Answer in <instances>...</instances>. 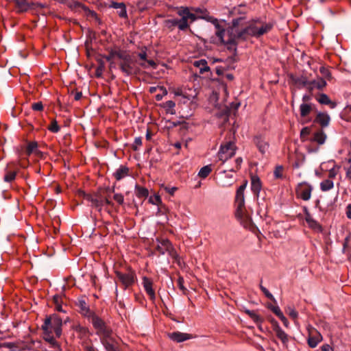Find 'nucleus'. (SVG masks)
<instances>
[{
  "label": "nucleus",
  "mask_w": 351,
  "mask_h": 351,
  "mask_svg": "<svg viewBox=\"0 0 351 351\" xmlns=\"http://www.w3.org/2000/svg\"><path fill=\"white\" fill-rule=\"evenodd\" d=\"M93 326L106 351H120V345L117 336L103 319L99 317H95Z\"/></svg>",
  "instance_id": "1"
},
{
  "label": "nucleus",
  "mask_w": 351,
  "mask_h": 351,
  "mask_svg": "<svg viewBox=\"0 0 351 351\" xmlns=\"http://www.w3.org/2000/svg\"><path fill=\"white\" fill-rule=\"evenodd\" d=\"M194 10L196 13L201 14V15L199 16V18L206 19V21L211 22L215 25L216 29L215 34L221 43L226 44L232 43L233 38L230 35L229 32L226 31L221 27L217 19L209 16L207 10H202L200 8H196Z\"/></svg>",
  "instance_id": "2"
},
{
  "label": "nucleus",
  "mask_w": 351,
  "mask_h": 351,
  "mask_svg": "<svg viewBox=\"0 0 351 351\" xmlns=\"http://www.w3.org/2000/svg\"><path fill=\"white\" fill-rule=\"evenodd\" d=\"M119 68L125 75L129 76L136 73L138 69L136 60L127 51H123L122 55H119Z\"/></svg>",
  "instance_id": "3"
},
{
  "label": "nucleus",
  "mask_w": 351,
  "mask_h": 351,
  "mask_svg": "<svg viewBox=\"0 0 351 351\" xmlns=\"http://www.w3.org/2000/svg\"><path fill=\"white\" fill-rule=\"evenodd\" d=\"M237 147L234 143L228 141L221 145L217 156L219 160L224 163L227 160L234 156Z\"/></svg>",
  "instance_id": "4"
},
{
  "label": "nucleus",
  "mask_w": 351,
  "mask_h": 351,
  "mask_svg": "<svg viewBox=\"0 0 351 351\" xmlns=\"http://www.w3.org/2000/svg\"><path fill=\"white\" fill-rule=\"evenodd\" d=\"M178 14L181 16V19H180V30H186L189 26V21L192 23L197 19L195 14L192 13L187 7H181L178 10Z\"/></svg>",
  "instance_id": "5"
},
{
  "label": "nucleus",
  "mask_w": 351,
  "mask_h": 351,
  "mask_svg": "<svg viewBox=\"0 0 351 351\" xmlns=\"http://www.w3.org/2000/svg\"><path fill=\"white\" fill-rule=\"evenodd\" d=\"M157 241L158 245L156 247V251L160 254H165L167 253L173 258H177V253L172 246L171 243L168 239L157 240Z\"/></svg>",
  "instance_id": "6"
},
{
  "label": "nucleus",
  "mask_w": 351,
  "mask_h": 351,
  "mask_svg": "<svg viewBox=\"0 0 351 351\" xmlns=\"http://www.w3.org/2000/svg\"><path fill=\"white\" fill-rule=\"evenodd\" d=\"M313 187L306 182L298 184L295 189L296 196L304 201H308L311 197Z\"/></svg>",
  "instance_id": "7"
},
{
  "label": "nucleus",
  "mask_w": 351,
  "mask_h": 351,
  "mask_svg": "<svg viewBox=\"0 0 351 351\" xmlns=\"http://www.w3.org/2000/svg\"><path fill=\"white\" fill-rule=\"evenodd\" d=\"M258 23H260V21H256L250 24L247 27L243 28L240 32H238L237 30L235 29L234 31L237 34V38L245 39L246 38V36H252L256 37V32H258Z\"/></svg>",
  "instance_id": "8"
},
{
  "label": "nucleus",
  "mask_w": 351,
  "mask_h": 351,
  "mask_svg": "<svg viewBox=\"0 0 351 351\" xmlns=\"http://www.w3.org/2000/svg\"><path fill=\"white\" fill-rule=\"evenodd\" d=\"M115 274L116 276L123 285L125 289H127L134 284L135 280V274L133 271L123 273L117 271Z\"/></svg>",
  "instance_id": "9"
},
{
  "label": "nucleus",
  "mask_w": 351,
  "mask_h": 351,
  "mask_svg": "<svg viewBox=\"0 0 351 351\" xmlns=\"http://www.w3.org/2000/svg\"><path fill=\"white\" fill-rule=\"evenodd\" d=\"M247 182H245L243 184L241 185L237 191L235 202L237 208H238L239 213H241L242 209L245 208V196L244 191L246 188Z\"/></svg>",
  "instance_id": "10"
},
{
  "label": "nucleus",
  "mask_w": 351,
  "mask_h": 351,
  "mask_svg": "<svg viewBox=\"0 0 351 351\" xmlns=\"http://www.w3.org/2000/svg\"><path fill=\"white\" fill-rule=\"evenodd\" d=\"M77 306L80 308V313L84 317H88L91 323L93 324V320L95 317H98L93 312H92L87 303L84 300H80L77 302Z\"/></svg>",
  "instance_id": "11"
},
{
  "label": "nucleus",
  "mask_w": 351,
  "mask_h": 351,
  "mask_svg": "<svg viewBox=\"0 0 351 351\" xmlns=\"http://www.w3.org/2000/svg\"><path fill=\"white\" fill-rule=\"evenodd\" d=\"M235 171L234 169H231L229 171H223L220 177V185L223 187H228L234 183L232 172Z\"/></svg>",
  "instance_id": "12"
},
{
  "label": "nucleus",
  "mask_w": 351,
  "mask_h": 351,
  "mask_svg": "<svg viewBox=\"0 0 351 351\" xmlns=\"http://www.w3.org/2000/svg\"><path fill=\"white\" fill-rule=\"evenodd\" d=\"M322 340V336L316 329L313 328L309 330L308 344L311 348H315Z\"/></svg>",
  "instance_id": "13"
},
{
  "label": "nucleus",
  "mask_w": 351,
  "mask_h": 351,
  "mask_svg": "<svg viewBox=\"0 0 351 351\" xmlns=\"http://www.w3.org/2000/svg\"><path fill=\"white\" fill-rule=\"evenodd\" d=\"M142 284L150 300L154 301L156 298V294L153 289V281L150 278L144 276Z\"/></svg>",
  "instance_id": "14"
},
{
  "label": "nucleus",
  "mask_w": 351,
  "mask_h": 351,
  "mask_svg": "<svg viewBox=\"0 0 351 351\" xmlns=\"http://www.w3.org/2000/svg\"><path fill=\"white\" fill-rule=\"evenodd\" d=\"M168 337L170 339L177 343H180L193 338V336L191 334L181 332L179 331L169 333Z\"/></svg>",
  "instance_id": "15"
},
{
  "label": "nucleus",
  "mask_w": 351,
  "mask_h": 351,
  "mask_svg": "<svg viewBox=\"0 0 351 351\" xmlns=\"http://www.w3.org/2000/svg\"><path fill=\"white\" fill-rule=\"evenodd\" d=\"M236 216L245 228H250L251 227L252 219L250 215L246 213L245 208L242 209L241 213H239L238 208H237Z\"/></svg>",
  "instance_id": "16"
},
{
  "label": "nucleus",
  "mask_w": 351,
  "mask_h": 351,
  "mask_svg": "<svg viewBox=\"0 0 351 351\" xmlns=\"http://www.w3.org/2000/svg\"><path fill=\"white\" fill-rule=\"evenodd\" d=\"M62 320L56 315L52 316V327L51 331L53 330L58 337H60L62 334Z\"/></svg>",
  "instance_id": "17"
},
{
  "label": "nucleus",
  "mask_w": 351,
  "mask_h": 351,
  "mask_svg": "<svg viewBox=\"0 0 351 351\" xmlns=\"http://www.w3.org/2000/svg\"><path fill=\"white\" fill-rule=\"evenodd\" d=\"M274 332L276 337L281 341L283 347L288 348V343L291 337H289L281 328H277Z\"/></svg>",
  "instance_id": "18"
},
{
  "label": "nucleus",
  "mask_w": 351,
  "mask_h": 351,
  "mask_svg": "<svg viewBox=\"0 0 351 351\" xmlns=\"http://www.w3.org/2000/svg\"><path fill=\"white\" fill-rule=\"evenodd\" d=\"M326 86V82L324 78L319 77L317 80L309 81L308 90L310 91L316 88L318 90H322Z\"/></svg>",
  "instance_id": "19"
},
{
  "label": "nucleus",
  "mask_w": 351,
  "mask_h": 351,
  "mask_svg": "<svg viewBox=\"0 0 351 351\" xmlns=\"http://www.w3.org/2000/svg\"><path fill=\"white\" fill-rule=\"evenodd\" d=\"M94 206L99 210H101L104 205L113 206L114 204L108 197H101L99 195H97V199L94 200Z\"/></svg>",
  "instance_id": "20"
},
{
  "label": "nucleus",
  "mask_w": 351,
  "mask_h": 351,
  "mask_svg": "<svg viewBox=\"0 0 351 351\" xmlns=\"http://www.w3.org/2000/svg\"><path fill=\"white\" fill-rule=\"evenodd\" d=\"M109 7L118 10V14L119 16L122 18L127 16L125 5L123 3H117L112 1Z\"/></svg>",
  "instance_id": "21"
},
{
  "label": "nucleus",
  "mask_w": 351,
  "mask_h": 351,
  "mask_svg": "<svg viewBox=\"0 0 351 351\" xmlns=\"http://www.w3.org/2000/svg\"><path fill=\"white\" fill-rule=\"evenodd\" d=\"M254 143L262 154H264L269 147L268 143L261 136H256Z\"/></svg>",
  "instance_id": "22"
},
{
  "label": "nucleus",
  "mask_w": 351,
  "mask_h": 351,
  "mask_svg": "<svg viewBox=\"0 0 351 351\" xmlns=\"http://www.w3.org/2000/svg\"><path fill=\"white\" fill-rule=\"evenodd\" d=\"M193 66L199 69L201 74L210 70L207 61L204 59L194 61Z\"/></svg>",
  "instance_id": "23"
},
{
  "label": "nucleus",
  "mask_w": 351,
  "mask_h": 351,
  "mask_svg": "<svg viewBox=\"0 0 351 351\" xmlns=\"http://www.w3.org/2000/svg\"><path fill=\"white\" fill-rule=\"evenodd\" d=\"M16 4L19 12H26L31 8V3H29L27 0H13Z\"/></svg>",
  "instance_id": "24"
},
{
  "label": "nucleus",
  "mask_w": 351,
  "mask_h": 351,
  "mask_svg": "<svg viewBox=\"0 0 351 351\" xmlns=\"http://www.w3.org/2000/svg\"><path fill=\"white\" fill-rule=\"evenodd\" d=\"M251 189L254 194L258 195L261 190V182L258 177L252 176V183H251Z\"/></svg>",
  "instance_id": "25"
},
{
  "label": "nucleus",
  "mask_w": 351,
  "mask_h": 351,
  "mask_svg": "<svg viewBox=\"0 0 351 351\" xmlns=\"http://www.w3.org/2000/svg\"><path fill=\"white\" fill-rule=\"evenodd\" d=\"M330 119L328 114L319 112L315 118V121L319 123L322 127H326L329 124Z\"/></svg>",
  "instance_id": "26"
},
{
  "label": "nucleus",
  "mask_w": 351,
  "mask_h": 351,
  "mask_svg": "<svg viewBox=\"0 0 351 351\" xmlns=\"http://www.w3.org/2000/svg\"><path fill=\"white\" fill-rule=\"evenodd\" d=\"M129 169L125 166H121L114 173L117 180H120L128 176Z\"/></svg>",
  "instance_id": "27"
},
{
  "label": "nucleus",
  "mask_w": 351,
  "mask_h": 351,
  "mask_svg": "<svg viewBox=\"0 0 351 351\" xmlns=\"http://www.w3.org/2000/svg\"><path fill=\"white\" fill-rule=\"evenodd\" d=\"M305 220L308 226L315 230H321V226L314 219L312 216L308 213H306Z\"/></svg>",
  "instance_id": "28"
},
{
  "label": "nucleus",
  "mask_w": 351,
  "mask_h": 351,
  "mask_svg": "<svg viewBox=\"0 0 351 351\" xmlns=\"http://www.w3.org/2000/svg\"><path fill=\"white\" fill-rule=\"evenodd\" d=\"M317 100L322 104L329 105L331 108H335L337 106V104L332 101L329 97L324 93L321 94Z\"/></svg>",
  "instance_id": "29"
},
{
  "label": "nucleus",
  "mask_w": 351,
  "mask_h": 351,
  "mask_svg": "<svg viewBox=\"0 0 351 351\" xmlns=\"http://www.w3.org/2000/svg\"><path fill=\"white\" fill-rule=\"evenodd\" d=\"M326 138V134L322 130H320L314 134L312 141L316 142L319 145H322L325 143Z\"/></svg>",
  "instance_id": "30"
},
{
  "label": "nucleus",
  "mask_w": 351,
  "mask_h": 351,
  "mask_svg": "<svg viewBox=\"0 0 351 351\" xmlns=\"http://www.w3.org/2000/svg\"><path fill=\"white\" fill-rule=\"evenodd\" d=\"M164 24L165 27L170 30H172L176 26L180 29V21L176 19H167L165 21Z\"/></svg>",
  "instance_id": "31"
},
{
  "label": "nucleus",
  "mask_w": 351,
  "mask_h": 351,
  "mask_svg": "<svg viewBox=\"0 0 351 351\" xmlns=\"http://www.w3.org/2000/svg\"><path fill=\"white\" fill-rule=\"evenodd\" d=\"M50 332H45L46 336L44 337L45 340L47 341L53 348L54 351H59L60 347L58 342L55 340V339L49 335Z\"/></svg>",
  "instance_id": "32"
},
{
  "label": "nucleus",
  "mask_w": 351,
  "mask_h": 351,
  "mask_svg": "<svg viewBox=\"0 0 351 351\" xmlns=\"http://www.w3.org/2000/svg\"><path fill=\"white\" fill-rule=\"evenodd\" d=\"M272 26L271 24H269V23H264V24H261L260 26H258V32H256V37H259L263 34H265V33L268 32L269 31H270V29H271Z\"/></svg>",
  "instance_id": "33"
},
{
  "label": "nucleus",
  "mask_w": 351,
  "mask_h": 351,
  "mask_svg": "<svg viewBox=\"0 0 351 351\" xmlns=\"http://www.w3.org/2000/svg\"><path fill=\"white\" fill-rule=\"evenodd\" d=\"M124 51L121 50H110L108 56L104 58L108 62L112 61L114 58H117L119 60V55H122Z\"/></svg>",
  "instance_id": "34"
},
{
  "label": "nucleus",
  "mask_w": 351,
  "mask_h": 351,
  "mask_svg": "<svg viewBox=\"0 0 351 351\" xmlns=\"http://www.w3.org/2000/svg\"><path fill=\"white\" fill-rule=\"evenodd\" d=\"M333 186V182L329 179L324 180L320 183V189L322 191H328L332 189Z\"/></svg>",
  "instance_id": "35"
},
{
  "label": "nucleus",
  "mask_w": 351,
  "mask_h": 351,
  "mask_svg": "<svg viewBox=\"0 0 351 351\" xmlns=\"http://www.w3.org/2000/svg\"><path fill=\"white\" fill-rule=\"evenodd\" d=\"M341 118L348 122H351V106H348L343 110Z\"/></svg>",
  "instance_id": "36"
},
{
  "label": "nucleus",
  "mask_w": 351,
  "mask_h": 351,
  "mask_svg": "<svg viewBox=\"0 0 351 351\" xmlns=\"http://www.w3.org/2000/svg\"><path fill=\"white\" fill-rule=\"evenodd\" d=\"M293 80L295 84L301 85L308 88L309 81L306 77L301 76L300 77H293Z\"/></svg>",
  "instance_id": "37"
},
{
  "label": "nucleus",
  "mask_w": 351,
  "mask_h": 351,
  "mask_svg": "<svg viewBox=\"0 0 351 351\" xmlns=\"http://www.w3.org/2000/svg\"><path fill=\"white\" fill-rule=\"evenodd\" d=\"M212 171L211 165H206L202 167L198 173V176L201 178H206Z\"/></svg>",
  "instance_id": "38"
},
{
  "label": "nucleus",
  "mask_w": 351,
  "mask_h": 351,
  "mask_svg": "<svg viewBox=\"0 0 351 351\" xmlns=\"http://www.w3.org/2000/svg\"><path fill=\"white\" fill-rule=\"evenodd\" d=\"M300 115L303 117L307 116L311 110V106L308 104H302L300 106Z\"/></svg>",
  "instance_id": "39"
},
{
  "label": "nucleus",
  "mask_w": 351,
  "mask_h": 351,
  "mask_svg": "<svg viewBox=\"0 0 351 351\" xmlns=\"http://www.w3.org/2000/svg\"><path fill=\"white\" fill-rule=\"evenodd\" d=\"M245 313L247 314L252 320L256 323H261L263 322V319L256 314L254 311L250 310H245Z\"/></svg>",
  "instance_id": "40"
},
{
  "label": "nucleus",
  "mask_w": 351,
  "mask_h": 351,
  "mask_svg": "<svg viewBox=\"0 0 351 351\" xmlns=\"http://www.w3.org/2000/svg\"><path fill=\"white\" fill-rule=\"evenodd\" d=\"M52 316L45 319V323L42 326L45 332H51Z\"/></svg>",
  "instance_id": "41"
},
{
  "label": "nucleus",
  "mask_w": 351,
  "mask_h": 351,
  "mask_svg": "<svg viewBox=\"0 0 351 351\" xmlns=\"http://www.w3.org/2000/svg\"><path fill=\"white\" fill-rule=\"evenodd\" d=\"M230 112V108L227 106H224L221 110V112L220 113H217V115L219 117L222 118L223 121H227Z\"/></svg>",
  "instance_id": "42"
},
{
  "label": "nucleus",
  "mask_w": 351,
  "mask_h": 351,
  "mask_svg": "<svg viewBox=\"0 0 351 351\" xmlns=\"http://www.w3.org/2000/svg\"><path fill=\"white\" fill-rule=\"evenodd\" d=\"M80 194L83 196L84 199H86L87 201L90 202L93 206H94V200L97 199L98 194H95L94 195L86 194L83 191L80 192Z\"/></svg>",
  "instance_id": "43"
},
{
  "label": "nucleus",
  "mask_w": 351,
  "mask_h": 351,
  "mask_svg": "<svg viewBox=\"0 0 351 351\" xmlns=\"http://www.w3.org/2000/svg\"><path fill=\"white\" fill-rule=\"evenodd\" d=\"M16 176V171H8L6 172L5 175L4 176L3 180L5 182H10L15 179Z\"/></svg>",
  "instance_id": "44"
},
{
  "label": "nucleus",
  "mask_w": 351,
  "mask_h": 351,
  "mask_svg": "<svg viewBox=\"0 0 351 351\" xmlns=\"http://www.w3.org/2000/svg\"><path fill=\"white\" fill-rule=\"evenodd\" d=\"M38 147V143L36 141H32L28 143L27 147L26 152L28 155H30L32 153L36 151Z\"/></svg>",
  "instance_id": "45"
},
{
  "label": "nucleus",
  "mask_w": 351,
  "mask_h": 351,
  "mask_svg": "<svg viewBox=\"0 0 351 351\" xmlns=\"http://www.w3.org/2000/svg\"><path fill=\"white\" fill-rule=\"evenodd\" d=\"M48 130L51 132L56 133L60 130V127L56 120H53L48 126Z\"/></svg>",
  "instance_id": "46"
},
{
  "label": "nucleus",
  "mask_w": 351,
  "mask_h": 351,
  "mask_svg": "<svg viewBox=\"0 0 351 351\" xmlns=\"http://www.w3.org/2000/svg\"><path fill=\"white\" fill-rule=\"evenodd\" d=\"M319 71L324 78H326L329 80L332 78L331 73L328 69L322 66L320 67Z\"/></svg>",
  "instance_id": "47"
},
{
  "label": "nucleus",
  "mask_w": 351,
  "mask_h": 351,
  "mask_svg": "<svg viewBox=\"0 0 351 351\" xmlns=\"http://www.w3.org/2000/svg\"><path fill=\"white\" fill-rule=\"evenodd\" d=\"M311 129L308 127L303 128L300 132V138L302 141H305L307 136L310 134Z\"/></svg>",
  "instance_id": "48"
},
{
  "label": "nucleus",
  "mask_w": 351,
  "mask_h": 351,
  "mask_svg": "<svg viewBox=\"0 0 351 351\" xmlns=\"http://www.w3.org/2000/svg\"><path fill=\"white\" fill-rule=\"evenodd\" d=\"M245 19V18L243 17V16H241V17L233 19L232 20V32H233L234 30V29L238 27L241 24V22L243 21H244Z\"/></svg>",
  "instance_id": "49"
},
{
  "label": "nucleus",
  "mask_w": 351,
  "mask_h": 351,
  "mask_svg": "<svg viewBox=\"0 0 351 351\" xmlns=\"http://www.w3.org/2000/svg\"><path fill=\"white\" fill-rule=\"evenodd\" d=\"M149 202L152 204L158 205L161 204V198L158 195H154L149 197Z\"/></svg>",
  "instance_id": "50"
},
{
  "label": "nucleus",
  "mask_w": 351,
  "mask_h": 351,
  "mask_svg": "<svg viewBox=\"0 0 351 351\" xmlns=\"http://www.w3.org/2000/svg\"><path fill=\"white\" fill-rule=\"evenodd\" d=\"M287 313L293 319H295L298 317V312L291 306L287 308Z\"/></svg>",
  "instance_id": "51"
},
{
  "label": "nucleus",
  "mask_w": 351,
  "mask_h": 351,
  "mask_svg": "<svg viewBox=\"0 0 351 351\" xmlns=\"http://www.w3.org/2000/svg\"><path fill=\"white\" fill-rule=\"evenodd\" d=\"M113 199L119 205H122L124 202V197L121 193H114V196H113Z\"/></svg>",
  "instance_id": "52"
},
{
  "label": "nucleus",
  "mask_w": 351,
  "mask_h": 351,
  "mask_svg": "<svg viewBox=\"0 0 351 351\" xmlns=\"http://www.w3.org/2000/svg\"><path fill=\"white\" fill-rule=\"evenodd\" d=\"M283 167L277 166L274 170V174L275 178H281L282 177Z\"/></svg>",
  "instance_id": "53"
},
{
  "label": "nucleus",
  "mask_w": 351,
  "mask_h": 351,
  "mask_svg": "<svg viewBox=\"0 0 351 351\" xmlns=\"http://www.w3.org/2000/svg\"><path fill=\"white\" fill-rule=\"evenodd\" d=\"M268 307L278 317L282 314L281 310L278 306L269 305Z\"/></svg>",
  "instance_id": "54"
},
{
  "label": "nucleus",
  "mask_w": 351,
  "mask_h": 351,
  "mask_svg": "<svg viewBox=\"0 0 351 351\" xmlns=\"http://www.w3.org/2000/svg\"><path fill=\"white\" fill-rule=\"evenodd\" d=\"M149 192L148 190L145 188H138L137 191V195L138 197H147L148 196Z\"/></svg>",
  "instance_id": "55"
},
{
  "label": "nucleus",
  "mask_w": 351,
  "mask_h": 351,
  "mask_svg": "<svg viewBox=\"0 0 351 351\" xmlns=\"http://www.w3.org/2000/svg\"><path fill=\"white\" fill-rule=\"evenodd\" d=\"M104 69V63L103 61H99V65L97 66L96 69V75L97 77H100L103 73V71Z\"/></svg>",
  "instance_id": "56"
},
{
  "label": "nucleus",
  "mask_w": 351,
  "mask_h": 351,
  "mask_svg": "<svg viewBox=\"0 0 351 351\" xmlns=\"http://www.w3.org/2000/svg\"><path fill=\"white\" fill-rule=\"evenodd\" d=\"M346 177L351 180V158L348 160V166L345 167Z\"/></svg>",
  "instance_id": "57"
},
{
  "label": "nucleus",
  "mask_w": 351,
  "mask_h": 351,
  "mask_svg": "<svg viewBox=\"0 0 351 351\" xmlns=\"http://www.w3.org/2000/svg\"><path fill=\"white\" fill-rule=\"evenodd\" d=\"M142 145V138L141 137H136L134 139V144H133V149L134 150H137L138 149V147Z\"/></svg>",
  "instance_id": "58"
},
{
  "label": "nucleus",
  "mask_w": 351,
  "mask_h": 351,
  "mask_svg": "<svg viewBox=\"0 0 351 351\" xmlns=\"http://www.w3.org/2000/svg\"><path fill=\"white\" fill-rule=\"evenodd\" d=\"M45 7H46L45 4H43V3H38V2H36V3L32 2L30 9H32V10L43 9Z\"/></svg>",
  "instance_id": "59"
},
{
  "label": "nucleus",
  "mask_w": 351,
  "mask_h": 351,
  "mask_svg": "<svg viewBox=\"0 0 351 351\" xmlns=\"http://www.w3.org/2000/svg\"><path fill=\"white\" fill-rule=\"evenodd\" d=\"M261 289L265 293L267 298L276 302V300L274 299L273 295L271 293H269V291L265 287L261 286Z\"/></svg>",
  "instance_id": "60"
},
{
  "label": "nucleus",
  "mask_w": 351,
  "mask_h": 351,
  "mask_svg": "<svg viewBox=\"0 0 351 351\" xmlns=\"http://www.w3.org/2000/svg\"><path fill=\"white\" fill-rule=\"evenodd\" d=\"M178 285L180 290H182L184 293L186 292V289L184 287V278L180 276L178 279Z\"/></svg>",
  "instance_id": "61"
},
{
  "label": "nucleus",
  "mask_w": 351,
  "mask_h": 351,
  "mask_svg": "<svg viewBox=\"0 0 351 351\" xmlns=\"http://www.w3.org/2000/svg\"><path fill=\"white\" fill-rule=\"evenodd\" d=\"M32 108L34 110L41 111L43 109L42 102H37L32 104Z\"/></svg>",
  "instance_id": "62"
},
{
  "label": "nucleus",
  "mask_w": 351,
  "mask_h": 351,
  "mask_svg": "<svg viewBox=\"0 0 351 351\" xmlns=\"http://www.w3.org/2000/svg\"><path fill=\"white\" fill-rule=\"evenodd\" d=\"M53 303L56 305L62 303V298L60 295H55L53 298Z\"/></svg>",
  "instance_id": "63"
},
{
  "label": "nucleus",
  "mask_w": 351,
  "mask_h": 351,
  "mask_svg": "<svg viewBox=\"0 0 351 351\" xmlns=\"http://www.w3.org/2000/svg\"><path fill=\"white\" fill-rule=\"evenodd\" d=\"M164 190L169 193L170 195H173L174 193L177 191V187H167V186H163Z\"/></svg>",
  "instance_id": "64"
}]
</instances>
